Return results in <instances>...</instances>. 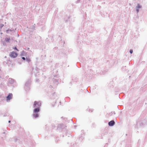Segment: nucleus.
Here are the masks:
<instances>
[{"label":"nucleus","mask_w":147,"mask_h":147,"mask_svg":"<svg viewBox=\"0 0 147 147\" xmlns=\"http://www.w3.org/2000/svg\"><path fill=\"white\" fill-rule=\"evenodd\" d=\"M41 103L40 101H34V107H38L41 106Z\"/></svg>","instance_id":"obj_1"},{"label":"nucleus","mask_w":147,"mask_h":147,"mask_svg":"<svg viewBox=\"0 0 147 147\" xmlns=\"http://www.w3.org/2000/svg\"><path fill=\"white\" fill-rule=\"evenodd\" d=\"M17 53L13 51L11 52L10 55V56L13 58H15L17 57Z\"/></svg>","instance_id":"obj_2"},{"label":"nucleus","mask_w":147,"mask_h":147,"mask_svg":"<svg viewBox=\"0 0 147 147\" xmlns=\"http://www.w3.org/2000/svg\"><path fill=\"white\" fill-rule=\"evenodd\" d=\"M115 123L114 121H111L109 123V125L110 126H112Z\"/></svg>","instance_id":"obj_3"},{"label":"nucleus","mask_w":147,"mask_h":147,"mask_svg":"<svg viewBox=\"0 0 147 147\" xmlns=\"http://www.w3.org/2000/svg\"><path fill=\"white\" fill-rule=\"evenodd\" d=\"M40 110V107H38L37 108L35 109L34 110V112L35 113L38 112Z\"/></svg>","instance_id":"obj_4"},{"label":"nucleus","mask_w":147,"mask_h":147,"mask_svg":"<svg viewBox=\"0 0 147 147\" xmlns=\"http://www.w3.org/2000/svg\"><path fill=\"white\" fill-rule=\"evenodd\" d=\"M12 96V94H10L7 97V100H9L11 98Z\"/></svg>","instance_id":"obj_5"},{"label":"nucleus","mask_w":147,"mask_h":147,"mask_svg":"<svg viewBox=\"0 0 147 147\" xmlns=\"http://www.w3.org/2000/svg\"><path fill=\"white\" fill-rule=\"evenodd\" d=\"M38 115H39L38 114H34L33 116L35 118H36L38 117Z\"/></svg>","instance_id":"obj_6"},{"label":"nucleus","mask_w":147,"mask_h":147,"mask_svg":"<svg viewBox=\"0 0 147 147\" xmlns=\"http://www.w3.org/2000/svg\"><path fill=\"white\" fill-rule=\"evenodd\" d=\"M10 40V38H6L5 39V41L6 42H9Z\"/></svg>","instance_id":"obj_7"},{"label":"nucleus","mask_w":147,"mask_h":147,"mask_svg":"<svg viewBox=\"0 0 147 147\" xmlns=\"http://www.w3.org/2000/svg\"><path fill=\"white\" fill-rule=\"evenodd\" d=\"M141 7V6L139 5L138 4L137 8H140Z\"/></svg>","instance_id":"obj_8"},{"label":"nucleus","mask_w":147,"mask_h":147,"mask_svg":"<svg viewBox=\"0 0 147 147\" xmlns=\"http://www.w3.org/2000/svg\"><path fill=\"white\" fill-rule=\"evenodd\" d=\"M3 26V24H0V27L1 28H2Z\"/></svg>","instance_id":"obj_9"},{"label":"nucleus","mask_w":147,"mask_h":147,"mask_svg":"<svg viewBox=\"0 0 147 147\" xmlns=\"http://www.w3.org/2000/svg\"><path fill=\"white\" fill-rule=\"evenodd\" d=\"M130 53L131 54L133 53V50H130Z\"/></svg>","instance_id":"obj_10"},{"label":"nucleus","mask_w":147,"mask_h":147,"mask_svg":"<svg viewBox=\"0 0 147 147\" xmlns=\"http://www.w3.org/2000/svg\"><path fill=\"white\" fill-rule=\"evenodd\" d=\"M13 49H15L17 50L18 51V49H17L16 47H15L14 48H13Z\"/></svg>","instance_id":"obj_11"},{"label":"nucleus","mask_w":147,"mask_h":147,"mask_svg":"<svg viewBox=\"0 0 147 147\" xmlns=\"http://www.w3.org/2000/svg\"><path fill=\"white\" fill-rule=\"evenodd\" d=\"M22 59L24 60H25V58L24 57H22Z\"/></svg>","instance_id":"obj_12"},{"label":"nucleus","mask_w":147,"mask_h":147,"mask_svg":"<svg viewBox=\"0 0 147 147\" xmlns=\"http://www.w3.org/2000/svg\"><path fill=\"white\" fill-rule=\"evenodd\" d=\"M136 11H137V12H139V9H137Z\"/></svg>","instance_id":"obj_13"},{"label":"nucleus","mask_w":147,"mask_h":147,"mask_svg":"<svg viewBox=\"0 0 147 147\" xmlns=\"http://www.w3.org/2000/svg\"><path fill=\"white\" fill-rule=\"evenodd\" d=\"M8 122H9V123H10V121H9Z\"/></svg>","instance_id":"obj_14"}]
</instances>
